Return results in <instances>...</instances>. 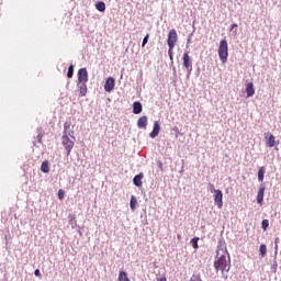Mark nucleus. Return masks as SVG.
Returning a JSON list of instances; mask_svg holds the SVG:
<instances>
[{
  "instance_id": "f257e3e1",
  "label": "nucleus",
  "mask_w": 281,
  "mask_h": 281,
  "mask_svg": "<svg viewBox=\"0 0 281 281\" xmlns=\"http://www.w3.org/2000/svg\"><path fill=\"white\" fill-rule=\"evenodd\" d=\"M222 251V255H221ZM217 259L214 261V268L215 271H226L228 272L229 269H232V261L229 260V254H227V250L220 249L217 250Z\"/></svg>"
},
{
  "instance_id": "f03ea898",
  "label": "nucleus",
  "mask_w": 281,
  "mask_h": 281,
  "mask_svg": "<svg viewBox=\"0 0 281 281\" xmlns=\"http://www.w3.org/2000/svg\"><path fill=\"white\" fill-rule=\"evenodd\" d=\"M217 54H218L221 63H223V65H225V63H227V58L229 57V46L227 44V40H222L220 42Z\"/></svg>"
},
{
  "instance_id": "7ed1b4c3",
  "label": "nucleus",
  "mask_w": 281,
  "mask_h": 281,
  "mask_svg": "<svg viewBox=\"0 0 281 281\" xmlns=\"http://www.w3.org/2000/svg\"><path fill=\"white\" fill-rule=\"evenodd\" d=\"M74 140L69 139L67 134L61 136V145L64 146L65 150L67 151V156L71 155V150L74 149Z\"/></svg>"
},
{
  "instance_id": "20e7f679",
  "label": "nucleus",
  "mask_w": 281,
  "mask_h": 281,
  "mask_svg": "<svg viewBox=\"0 0 281 281\" xmlns=\"http://www.w3.org/2000/svg\"><path fill=\"white\" fill-rule=\"evenodd\" d=\"M182 63H183V67L188 71V76H191L192 75V57H190V54H188V52L183 53Z\"/></svg>"
},
{
  "instance_id": "39448f33",
  "label": "nucleus",
  "mask_w": 281,
  "mask_h": 281,
  "mask_svg": "<svg viewBox=\"0 0 281 281\" xmlns=\"http://www.w3.org/2000/svg\"><path fill=\"white\" fill-rule=\"evenodd\" d=\"M177 41H178L177 31L172 29L168 33V40H167L168 47H170V49H175V46L177 45Z\"/></svg>"
},
{
  "instance_id": "423d86ee",
  "label": "nucleus",
  "mask_w": 281,
  "mask_h": 281,
  "mask_svg": "<svg viewBox=\"0 0 281 281\" xmlns=\"http://www.w3.org/2000/svg\"><path fill=\"white\" fill-rule=\"evenodd\" d=\"M78 83H87L89 82V72L87 71V68H80L78 70Z\"/></svg>"
},
{
  "instance_id": "0eeeda50",
  "label": "nucleus",
  "mask_w": 281,
  "mask_h": 281,
  "mask_svg": "<svg viewBox=\"0 0 281 281\" xmlns=\"http://www.w3.org/2000/svg\"><path fill=\"white\" fill-rule=\"evenodd\" d=\"M214 203L218 210L223 207V191L221 189L214 190Z\"/></svg>"
},
{
  "instance_id": "6e6552de",
  "label": "nucleus",
  "mask_w": 281,
  "mask_h": 281,
  "mask_svg": "<svg viewBox=\"0 0 281 281\" xmlns=\"http://www.w3.org/2000/svg\"><path fill=\"white\" fill-rule=\"evenodd\" d=\"M115 89V79L113 77H109L104 85V91L111 93Z\"/></svg>"
},
{
  "instance_id": "1a4fd4ad",
  "label": "nucleus",
  "mask_w": 281,
  "mask_h": 281,
  "mask_svg": "<svg viewBox=\"0 0 281 281\" xmlns=\"http://www.w3.org/2000/svg\"><path fill=\"white\" fill-rule=\"evenodd\" d=\"M265 190L266 188L261 186L257 193V203H259V205H262V202L265 201Z\"/></svg>"
},
{
  "instance_id": "9d476101",
  "label": "nucleus",
  "mask_w": 281,
  "mask_h": 281,
  "mask_svg": "<svg viewBox=\"0 0 281 281\" xmlns=\"http://www.w3.org/2000/svg\"><path fill=\"white\" fill-rule=\"evenodd\" d=\"M246 93L247 98H254V94L256 93V90L254 89V82H248L246 85Z\"/></svg>"
},
{
  "instance_id": "9b49d317",
  "label": "nucleus",
  "mask_w": 281,
  "mask_h": 281,
  "mask_svg": "<svg viewBox=\"0 0 281 281\" xmlns=\"http://www.w3.org/2000/svg\"><path fill=\"white\" fill-rule=\"evenodd\" d=\"M137 126L139 128L146 130V127L148 126V116H140L137 121Z\"/></svg>"
},
{
  "instance_id": "f8f14e48",
  "label": "nucleus",
  "mask_w": 281,
  "mask_h": 281,
  "mask_svg": "<svg viewBox=\"0 0 281 281\" xmlns=\"http://www.w3.org/2000/svg\"><path fill=\"white\" fill-rule=\"evenodd\" d=\"M266 144L267 146H269V148H273V146H276V136H273V134H266Z\"/></svg>"
},
{
  "instance_id": "ddd939ff",
  "label": "nucleus",
  "mask_w": 281,
  "mask_h": 281,
  "mask_svg": "<svg viewBox=\"0 0 281 281\" xmlns=\"http://www.w3.org/2000/svg\"><path fill=\"white\" fill-rule=\"evenodd\" d=\"M159 131H161V126L159 125V122H155V124H154V130H153V132L149 134V137H151L153 139H155V137H157V135H159Z\"/></svg>"
},
{
  "instance_id": "4468645a",
  "label": "nucleus",
  "mask_w": 281,
  "mask_h": 281,
  "mask_svg": "<svg viewBox=\"0 0 281 281\" xmlns=\"http://www.w3.org/2000/svg\"><path fill=\"white\" fill-rule=\"evenodd\" d=\"M143 179H144V173H138L137 176H135L134 179H133L134 186H136L137 188H142V186H143L142 180Z\"/></svg>"
},
{
  "instance_id": "2eb2a0df",
  "label": "nucleus",
  "mask_w": 281,
  "mask_h": 281,
  "mask_svg": "<svg viewBox=\"0 0 281 281\" xmlns=\"http://www.w3.org/2000/svg\"><path fill=\"white\" fill-rule=\"evenodd\" d=\"M78 89L80 98H85L87 95V83H78Z\"/></svg>"
},
{
  "instance_id": "dca6fc26",
  "label": "nucleus",
  "mask_w": 281,
  "mask_h": 281,
  "mask_svg": "<svg viewBox=\"0 0 281 281\" xmlns=\"http://www.w3.org/2000/svg\"><path fill=\"white\" fill-rule=\"evenodd\" d=\"M41 170L45 175L49 173V160H44L41 165Z\"/></svg>"
},
{
  "instance_id": "f3484780",
  "label": "nucleus",
  "mask_w": 281,
  "mask_h": 281,
  "mask_svg": "<svg viewBox=\"0 0 281 281\" xmlns=\"http://www.w3.org/2000/svg\"><path fill=\"white\" fill-rule=\"evenodd\" d=\"M142 104L139 102L133 103V113H135V115H139V113H142Z\"/></svg>"
},
{
  "instance_id": "a211bd4d",
  "label": "nucleus",
  "mask_w": 281,
  "mask_h": 281,
  "mask_svg": "<svg viewBox=\"0 0 281 281\" xmlns=\"http://www.w3.org/2000/svg\"><path fill=\"white\" fill-rule=\"evenodd\" d=\"M130 207L132 212H135V210H137V198H135V195L131 196Z\"/></svg>"
},
{
  "instance_id": "6ab92c4d",
  "label": "nucleus",
  "mask_w": 281,
  "mask_h": 281,
  "mask_svg": "<svg viewBox=\"0 0 281 281\" xmlns=\"http://www.w3.org/2000/svg\"><path fill=\"white\" fill-rule=\"evenodd\" d=\"M95 9L99 12H104L106 10V4L103 1L97 2L95 3Z\"/></svg>"
},
{
  "instance_id": "aec40b11",
  "label": "nucleus",
  "mask_w": 281,
  "mask_h": 281,
  "mask_svg": "<svg viewBox=\"0 0 281 281\" xmlns=\"http://www.w3.org/2000/svg\"><path fill=\"white\" fill-rule=\"evenodd\" d=\"M119 281H131V279H128V273L125 271H120Z\"/></svg>"
},
{
  "instance_id": "412c9836",
  "label": "nucleus",
  "mask_w": 281,
  "mask_h": 281,
  "mask_svg": "<svg viewBox=\"0 0 281 281\" xmlns=\"http://www.w3.org/2000/svg\"><path fill=\"white\" fill-rule=\"evenodd\" d=\"M265 172H266L265 167H260L258 170V181H265Z\"/></svg>"
},
{
  "instance_id": "4be33fe9",
  "label": "nucleus",
  "mask_w": 281,
  "mask_h": 281,
  "mask_svg": "<svg viewBox=\"0 0 281 281\" xmlns=\"http://www.w3.org/2000/svg\"><path fill=\"white\" fill-rule=\"evenodd\" d=\"M191 245H192L193 249H199V237L192 238Z\"/></svg>"
},
{
  "instance_id": "5701e85b",
  "label": "nucleus",
  "mask_w": 281,
  "mask_h": 281,
  "mask_svg": "<svg viewBox=\"0 0 281 281\" xmlns=\"http://www.w3.org/2000/svg\"><path fill=\"white\" fill-rule=\"evenodd\" d=\"M67 78H74V65L68 67Z\"/></svg>"
},
{
  "instance_id": "b1692460",
  "label": "nucleus",
  "mask_w": 281,
  "mask_h": 281,
  "mask_svg": "<svg viewBox=\"0 0 281 281\" xmlns=\"http://www.w3.org/2000/svg\"><path fill=\"white\" fill-rule=\"evenodd\" d=\"M261 256H267V245L262 244L259 248Z\"/></svg>"
},
{
  "instance_id": "393cba45",
  "label": "nucleus",
  "mask_w": 281,
  "mask_h": 281,
  "mask_svg": "<svg viewBox=\"0 0 281 281\" xmlns=\"http://www.w3.org/2000/svg\"><path fill=\"white\" fill-rule=\"evenodd\" d=\"M261 227L265 232H267V228L269 227V220H263L261 222Z\"/></svg>"
},
{
  "instance_id": "a878e982",
  "label": "nucleus",
  "mask_w": 281,
  "mask_h": 281,
  "mask_svg": "<svg viewBox=\"0 0 281 281\" xmlns=\"http://www.w3.org/2000/svg\"><path fill=\"white\" fill-rule=\"evenodd\" d=\"M58 199L63 201L65 199V191L63 189L58 190Z\"/></svg>"
},
{
  "instance_id": "bb28decb",
  "label": "nucleus",
  "mask_w": 281,
  "mask_h": 281,
  "mask_svg": "<svg viewBox=\"0 0 281 281\" xmlns=\"http://www.w3.org/2000/svg\"><path fill=\"white\" fill-rule=\"evenodd\" d=\"M148 38H150V34H147L144 40H143V43H142V47H146V43H148Z\"/></svg>"
},
{
  "instance_id": "cd10ccee",
  "label": "nucleus",
  "mask_w": 281,
  "mask_h": 281,
  "mask_svg": "<svg viewBox=\"0 0 281 281\" xmlns=\"http://www.w3.org/2000/svg\"><path fill=\"white\" fill-rule=\"evenodd\" d=\"M34 276H35L36 278H43V276L41 274V270H38V269H36V270L34 271Z\"/></svg>"
},
{
  "instance_id": "c85d7f7f",
  "label": "nucleus",
  "mask_w": 281,
  "mask_h": 281,
  "mask_svg": "<svg viewBox=\"0 0 281 281\" xmlns=\"http://www.w3.org/2000/svg\"><path fill=\"white\" fill-rule=\"evenodd\" d=\"M37 142L41 144V142H43V134L42 133H40L38 135H37Z\"/></svg>"
},
{
  "instance_id": "c756f323",
  "label": "nucleus",
  "mask_w": 281,
  "mask_h": 281,
  "mask_svg": "<svg viewBox=\"0 0 281 281\" xmlns=\"http://www.w3.org/2000/svg\"><path fill=\"white\" fill-rule=\"evenodd\" d=\"M209 188H210L211 192H213V194H214V190H216V189H214V184L209 183Z\"/></svg>"
},
{
  "instance_id": "7c9ffc66",
  "label": "nucleus",
  "mask_w": 281,
  "mask_h": 281,
  "mask_svg": "<svg viewBox=\"0 0 281 281\" xmlns=\"http://www.w3.org/2000/svg\"><path fill=\"white\" fill-rule=\"evenodd\" d=\"M235 27H238V24L233 23V24L231 25V32H232Z\"/></svg>"
},
{
  "instance_id": "2f4dec72",
  "label": "nucleus",
  "mask_w": 281,
  "mask_h": 281,
  "mask_svg": "<svg viewBox=\"0 0 281 281\" xmlns=\"http://www.w3.org/2000/svg\"><path fill=\"white\" fill-rule=\"evenodd\" d=\"M157 281H168L166 277L158 278Z\"/></svg>"
},
{
  "instance_id": "473e14b6",
  "label": "nucleus",
  "mask_w": 281,
  "mask_h": 281,
  "mask_svg": "<svg viewBox=\"0 0 281 281\" xmlns=\"http://www.w3.org/2000/svg\"><path fill=\"white\" fill-rule=\"evenodd\" d=\"M168 54H169V57L172 59V49H170V47H169Z\"/></svg>"
},
{
  "instance_id": "72a5a7b5",
  "label": "nucleus",
  "mask_w": 281,
  "mask_h": 281,
  "mask_svg": "<svg viewBox=\"0 0 281 281\" xmlns=\"http://www.w3.org/2000/svg\"><path fill=\"white\" fill-rule=\"evenodd\" d=\"M177 238H178V240H181V235H178Z\"/></svg>"
},
{
  "instance_id": "f704fd0d",
  "label": "nucleus",
  "mask_w": 281,
  "mask_h": 281,
  "mask_svg": "<svg viewBox=\"0 0 281 281\" xmlns=\"http://www.w3.org/2000/svg\"><path fill=\"white\" fill-rule=\"evenodd\" d=\"M199 281H202L201 278H199Z\"/></svg>"
}]
</instances>
